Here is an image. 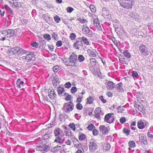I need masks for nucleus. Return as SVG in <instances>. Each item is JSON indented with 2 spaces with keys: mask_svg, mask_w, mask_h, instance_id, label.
Masks as SVG:
<instances>
[{
  "mask_svg": "<svg viewBox=\"0 0 153 153\" xmlns=\"http://www.w3.org/2000/svg\"><path fill=\"white\" fill-rule=\"evenodd\" d=\"M74 105L71 101L65 103L64 104L62 108L63 110L66 113L72 111L74 109Z\"/></svg>",
  "mask_w": 153,
  "mask_h": 153,
  "instance_id": "nucleus-4",
  "label": "nucleus"
},
{
  "mask_svg": "<svg viewBox=\"0 0 153 153\" xmlns=\"http://www.w3.org/2000/svg\"><path fill=\"white\" fill-rule=\"evenodd\" d=\"M138 51L140 53L145 56H146L149 54V49L145 45L142 44L138 46Z\"/></svg>",
  "mask_w": 153,
  "mask_h": 153,
  "instance_id": "nucleus-3",
  "label": "nucleus"
},
{
  "mask_svg": "<svg viewBox=\"0 0 153 153\" xmlns=\"http://www.w3.org/2000/svg\"><path fill=\"white\" fill-rule=\"evenodd\" d=\"M151 130H149L148 131V132L147 133L148 136V137L152 139L153 138V135L152 134H150Z\"/></svg>",
  "mask_w": 153,
  "mask_h": 153,
  "instance_id": "nucleus-60",
  "label": "nucleus"
},
{
  "mask_svg": "<svg viewBox=\"0 0 153 153\" xmlns=\"http://www.w3.org/2000/svg\"><path fill=\"white\" fill-rule=\"evenodd\" d=\"M24 82L23 81H21L19 82L18 84L17 85V87L19 88H20L21 87V85H22L24 84Z\"/></svg>",
  "mask_w": 153,
  "mask_h": 153,
  "instance_id": "nucleus-64",
  "label": "nucleus"
},
{
  "mask_svg": "<svg viewBox=\"0 0 153 153\" xmlns=\"http://www.w3.org/2000/svg\"><path fill=\"white\" fill-rule=\"evenodd\" d=\"M94 113H103L101 111V108L100 107H97L96 108L94 111Z\"/></svg>",
  "mask_w": 153,
  "mask_h": 153,
  "instance_id": "nucleus-49",
  "label": "nucleus"
},
{
  "mask_svg": "<svg viewBox=\"0 0 153 153\" xmlns=\"http://www.w3.org/2000/svg\"><path fill=\"white\" fill-rule=\"evenodd\" d=\"M57 91L59 95H61L62 96H65L66 95L64 88L62 87H59L58 88Z\"/></svg>",
  "mask_w": 153,
  "mask_h": 153,
  "instance_id": "nucleus-20",
  "label": "nucleus"
},
{
  "mask_svg": "<svg viewBox=\"0 0 153 153\" xmlns=\"http://www.w3.org/2000/svg\"><path fill=\"white\" fill-rule=\"evenodd\" d=\"M54 19L55 21L57 23H58L60 21L61 19L60 17L56 15L54 17Z\"/></svg>",
  "mask_w": 153,
  "mask_h": 153,
  "instance_id": "nucleus-43",
  "label": "nucleus"
},
{
  "mask_svg": "<svg viewBox=\"0 0 153 153\" xmlns=\"http://www.w3.org/2000/svg\"><path fill=\"white\" fill-rule=\"evenodd\" d=\"M83 97V96H82L81 97H78L77 98V101L79 103L81 102L82 101V99Z\"/></svg>",
  "mask_w": 153,
  "mask_h": 153,
  "instance_id": "nucleus-63",
  "label": "nucleus"
},
{
  "mask_svg": "<svg viewBox=\"0 0 153 153\" xmlns=\"http://www.w3.org/2000/svg\"><path fill=\"white\" fill-rule=\"evenodd\" d=\"M102 13L103 15H106V16H108L107 18L108 19H110L111 17L109 10H108L106 8L104 7L102 8Z\"/></svg>",
  "mask_w": 153,
  "mask_h": 153,
  "instance_id": "nucleus-18",
  "label": "nucleus"
},
{
  "mask_svg": "<svg viewBox=\"0 0 153 153\" xmlns=\"http://www.w3.org/2000/svg\"><path fill=\"white\" fill-rule=\"evenodd\" d=\"M66 88H69L71 86V84L70 82H68L66 83L65 85Z\"/></svg>",
  "mask_w": 153,
  "mask_h": 153,
  "instance_id": "nucleus-55",
  "label": "nucleus"
},
{
  "mask_svg": "<svg viewBox=\"0 0 153 153\" xmlns=\"http://www.w3.org/2000/svg\"><path fill=\"white\" fill-rule=\"evenodd\" d=\"M76 141L75 142H76L77 143L74 144V146H76L78 149L80 148H82V146L81 144L79 143V141L77 139H75Z\"/></svg>",
  "mask_w": 153,
  "mask_h": 153,
  "instance_id": "nucleus-32",
  "label": "nucleus"
},
{
  "mask_svg": "<svg viewBox=\"0 0 153 153\" xmlns=\"http://www.w3.org/2000/svg\"><path fill=\"white\" fill-rule=\"evenodd\" d=\"M31 45L33 47L37 48L39 46V44L36 42L34 41L31 43Z\"/></svg>",
  "mask_w": 153,
  "mask_h": 153,
  "instance_id": "nucleus-40",
  "label": "nucleus"
},
{
  "mask_svg": "<svg viewBox=\"0 0 153 153\" xmlns=\"http://www.w3.org/2000/svg\"><path fill=\"white\" fill-rule=\"evenodd\" d=\"M106 87L108 90H112L114 88L116 85L112 82L109 81L106 84Z\"/></svg>",
  "mask_w": 153,
  "mask_h": 153,
  "instance_id": "nucleus-16",
  "label": "nucleus"
},
{
  "mask_svg": "<svg viewBox=\"0 0 153 153\" xmlns=\"http://www.w3.org/2000/svg\"><path fill=\"white\" fill-rule=\"evenodd\" d=\"M95 128V127L94 126L93 124H91L88 126L87 128L89 130L92 131L93 128Z\"/></svg>",
  "mask_w": 153,
  "mask_h": 153,
  "instance_id": "nucleus-51",
  "label": "nucleus"
},
{
  "mask_svg": "<svg viewBox=\"0 0 153 153\" xmlns=\"http://www.w3.org/2000/svg\"><path fill=\"white\" fill-rule=\"evenodd\" d=\"M131 76L132 77L133 79L135 80L138 78L139 76L138 75V73L137 71H133L132 72Z\"/></svg>",
  "mask_w": 153,
  "mask_h": 153,
  "instance_id": "nucleus-25",
  "label": "nucleus"
},
{
  "mask_svg": "<svg viewBox=\"0 0 153 153\" xmlns=\"http://www.w3.org/2000/svg\"><path fill=\"white\" fill-rule=\"evenodd\" d=\"M80 37L76 38L73 45V47L76 50H79L80 47L83 45V43Z\"/></svg>",
  "mask_w": 153,
  "mask_h": 153,
  "instance_id": "nucleus-6",
  "label": "nucleus"
},
{
  "mask_svg": "<svg viewBox=\"0 0 153 153\" xmlns=\"http://www.w3.org/2000/svg\"><path fill=\"white\" fill-rule=\"evenodd\" d=\"M2 34L10 38L14 35V31L12 29H8L3 31Z\"/></svg>",
  "mask_w": 153,
  "mask_h": 153,
  "instance_id": "nucleus-10",
  "label": "nucleus"
},
{
  "mask_svg": "<svg viewBox=\"0 0 153 153\" xmlns=\"http://www.w3.org/2000/svg\"><path fill=\"white\" fill-rule=\"evenodd\" d=\"M90 8L92 12L95 13L96 11V8L94 5H91L90 6Z\"/></svg>",
  "mask_w": 153,
  "mask_h": 153,
  "instance_id": "nucleus-44",
  "label": "nucleus"
},
{
  "mask_svg": "<svg viewBox=\"0 0 153 153\" xmlns=\"http://www.w3.org/2000/svg\"><path fill=\"white\" fill-rule=\"evenodd\" d=\"M83 27L82 29V31L87 34L88 36L90 37H92L94 34L93 31L87 26L85 27L84 25H83Z\"/></svg>",
  "mask_w": 153,
  "mask_h": 153,
  "instance_id": "nucleus-7",
  "label": "nucleus"
},
{
  "mask_svg": "<svg viewBox=\"0 0 153 153\" xmlns=\"http://www.w3.org/2000/svg\"><path fill=\"white\" fill-rule=\"evenodd\" d=\"M100 130L102 132V134L104 135H106L108 132V130L107 127L105 126H100Z\"/></svg>",
  "mask_w": 153,
  "mask_h": 153,
  "instance_id": "nucleus-15",
  "label": "nucleus"
},
{
  "mask_svg": "<svg viewBox=\"0 0 153 153\" xmlns=\"http://www.w3.org/2000/svg\"><path fill=\"white\" fill-rule=\"evenodd\" d=\"M44 38L48 41H49L51 39V37L50 35L48 34H45L44 36Z\"/></svg>",
  "mask_w": 153,
  "mask_h": 153,
  "instance_id": "nucleus-45",
  "label": "nucleus"
},
{
  "mask_svg": "<svg viewBox=\"0 0 153 153\" xmlns=\"http://www.w3.org/2000/svg\"><path fill=\"white\" fill-rule=\"evenodd\" d=\"M48 96L52 100H54L56 97V94L54 90L53 89H49L48 90Z\"/></svg>",
  "mask_w": 153,
  "mask_h": 153,
  "instance_id": "nucleus-11",
  "label": "nucleus"
},
{
  "mask_svg": "<svg viewBox=\"0 0 153 153\" xmlns=\"http://www.w3.org/2000/svg\"><path fill=\"white\" fill-rule=\"evenodd\" d=\"M103 113H95L94 116L95 117L97 118L100 119V118L101 117L100 116L101 115L102 116L103 115Z\"/></svg>",
  "mask_w": 153,
  "mask_h": 153,
  "instance_id": "nucleus-47",
  "label": "nucleus"
},
{
  "mask_svg": "<svg viewBox=\"0 0 153 153\" xmlns=\"http://www.w3.org/2000/svg\"><path fill=\"white\" fill-rule=\"evenodd\" d=\"M48 46L49 50L51 51H53L54 47L53 45H48Z\"/></svg>",
  "mask_w": 153,
  "mask_h": 153,
  "instance_id": "nucleus-62",
  "label": "nucleus"
},
{
  "mask_svg": "<svg viewBox=\"0 0 153 153\" xmlns=\"http://www.w3.org/2000/svg\"><path fill=\"white\" fill-rule=\"evenodd\" d=\"M88 102V103L89 104H91L94 100V99L93 97L90 96L87 99Z\"/></svg>",
  "mask_w": 153,
  "mask_h": 153,
  "instance_id": "nucleus-33",
  "label": "nucleus"
},
{
  "mask_svg": "<svg viewBox=\"0 0 153 153\" xmlns=\"http://www.w3.org/2000/svg\"><path fill=\"white\" fill-rule=\"evenodd\" d=\"M78 21L80 23H85L87 22V21L85 19H82L80 18L78 19Z\"/></svg>",
  "mask_w": 153,
  "mask_h": 153,
  "instance_id": "nucleus-53",
  "label": "nucleus"
},
{
  "mask_svg": "<svg viewBox=\"0 0 153 153\" xmlns=\"http://www.w3.org/2000/svg\"><path fill=\"white\" fill-rule=\"evenodd\" d=\"M139 141L143 145H146L147 143L146 136L140 134L139 136Z\"/></svg>",
  "mask_w": 153,
  "mask_h": 153,
  "instance_id": "nucleus-14",
  "label": "nucleus"
},
{
  "mask_svg": "<svg viewBox=\"0 0 153 153\" xmlns=\"http://www.w3.org/2000/svg\"><path fill=\"white\" fill-rule=\"evenodd\" d=\"M66 10L68 13H71L74 10V9L71 7H68L67 8Z\"/></svg>",
  "mask_w": 153,
  "mask_h": 153,
  "instance_id": "nucleus-54",
  "label": "nucleus"
},
{
  "mask_svg": "<svg viewBox=\"0 0 153 153\" xmlns=\"http://www.w3.org/2000/svg\"><path fill=\"white\" fill-rule=\"evenodd\" d=\"M123 108L121 106H119L117 108V111L118 112L121 113L122 111Z\"/></svg>",
  "mask_w": 153,
  "mask_h": 153,
  "instance_id": "nucleus-61",
  "label": "nucleus"
},
{
  "mask_svg": "<svg viewBox=\"0 0 153 153\" xmlns=\"http://www.w3.org/2000/svg\"><path fill=\"white\" fill-rule=\"evenodd\" d=\"M76 108L78 110H81L82 109L83 106L80 103H78L76 105Z\"/></svg>",
  "mask_w": 153,
  "mask_h": 153,
  "instance_id": "nucleus-42",
  "label": "nucleus"
},
{
  "mask_svg": "<svg viewBox=\"0 0 153 153\" xmlns=\"http://www.w3.org/2000/svg\"><path fill=\"white\" fill-rule=\"evenodd\" d=\"M120 5L123 7L127 9L130 8L131 6L128 3L124 2V0H118Z\"/></svg>",
  "mask_w": 153,
  "mask_h": 153,
  "instance_id": "nucleus-12",
  "label": "nucleus"
},
{
  "mask_svg": "<svg viewBox=\"0 0 153 153\" xmlns=\"http://www.w3.org/2000/svg\"><path fill=\"white\" fill-rule=\"evenodd\" d=\"M61 69L60 66L56 65L54 67L53 70V71L55 72H56L58 71L60 69Z\"/></svg>",
  "mask_w": 153,
  "mask_h": 153,
  "instance_id": "nucleus-35",
  "label": "nucleus"
},
{
  "mask_svg": "<svg viewBox=\"0 0 153 153\" xmlns=\"http://www.w3.org/2000/svg\"><path fill=\"white\" fill-rule=\"evenodd\" d=\"M89 55L91 57H95L96 56V54L94 52L92 51L90 49H88L87 51Z\"/></svg>",
  "mask_w": 153,
  "mask_h": 153,
  "instance_id": "nucleus-30",
  "label": "nucleus"
},
{
  "mask_svg": "<svg viewBox=\"0 0 153 153\" xmlns=\"http://www.w3.org/2000/svg\"><path fill=\"white\" fill-rule=\"evenodd\" d=\"M52 38L56 40H57L58 39V35L56 33H55L54 32L53 33L52 35Z\"/></svg>",
  "mask_w": 153,
  "mask_h": 153,
  "instance_id": "nucleus-46",
  "label": "nucleus"
},
{
  "mask_svg": "<svg viewBox=\"0 0 153 153\" xmlns=\"http://www.w3.org/2000/svg\"><path fill=\"white\" fill-rule=\"evenodd\" d=\"M50 136V134H46L43 136L42 139L44 140H46L49 138Z\"/></svg>",
  "mask_w": 153,
  "mask_h": 153,
  "instance_id": "nucleus-41",
  "label": "nucleus"
},
{
  "mask_svg": "<svg viewBox=\"0 0 153 153\" xmlns=\"http://www.w3.org/2000/svg\"><path fill=\"white\" fill-rule=\"evenodd\" d=\"M76 36L74 33H71L70 34V38L72 40H74L76 39Z\"/></svg>",
  "mask_w": 153,
  "mask_h": 153,
  "instance_id": "nucleus-37",
  "label": "nucleus"
},
{
  "mask_svg": "<svg viewBox=\"0 0 153 153\" xmlns=\"http://www.w3.org/2000/svg\"><path fill=\"white\" fill-rule=\"evenodd\" d=\"M77 88L75 87H73L71 88V92L72 93H74L77 91Z\"/></svg>",
  "mask_w": 153,
  "mask_h": 153,
  "instance_id": "nucleus-56",
  "label": "nucleus"
},
{
  "mask_svg": "<svg viewBox=\"0 0 153 153\" xmlns=\"http://www.w3.org/2000/svg\"><path fill=\"white\" fill-rule=\"evenodd\" d=\"M86 137V136L84 134H80L79 137V139L80 140H84Z\"/></svg>",
  "mask_w": 153,
  "mask_h": 153,
  "instance_id": "nucleus-36",
  "label": "nucleus"
},
{
  "mask_svg": "<svg viewBox=\"0 0 153 153\" xmlns=\"http://www.w3.org/2000/svg\"><path fill=\"white\" fill-rule=\"evenodd\" d=\"M123 132L128 136L130 134V130L126 128H124L123 129Z\"/></svg>",
  "mask_w": 153,
  "mask_h": 153,
  "instance_id": "nucleus-38",
  "label": "nucleus"
},
{
  "mask_svg": "<svg viewBox=\"0 0 153 153\" xmlns=\"http://www.w3.org/2000/svg\"><path fill=\"white\" fill-rule=\"evenodd\" d=\"M97 146L95 140L91 139L90 141L89 146L90 151L93 152L95 151L97 149Z\"/></svg>",
  "mask_w": 153,
  "mask_h": 153,
  "instance_id": "nucleus-9",
  "label": "nucleus"
},
{
  "mask_svg": "<svg viewBox=\"0 0 153 153\" xmlns=\"http://www.w3.org/2000/svg\"><path fill=\"white\" fill-rule=\"evenodd\" d=\"M21 6V4L20 2H14L12 4V6L13 8H15L17 9Z\"/></svg>",
  "mask_w": 153,
  "mask_h": 153,
  "instance_id": "nucleus-24",
  "label": "nucleus"
},
{
  "mask_svg": "<svg viewBox=\"0 0 153 153\" xmlns=\"http://www.w3.org/2000/svg\"><path fill=\"white\" fill-rule=\"evenodd\" d=\"M126 119L125 117H122L120 119V122L122 124L124 123L126 121Z\"/></svg>",
  "mask_w": 153,
  "mask_h": 153,
  "instance_id": "nucleus-52",
  "label": "nucleus"
},
{
  "mask_svg": "<svg viewBox=\"0 0 153 153\" xmlns=\"http://www.w3.org/2000/svg\"><path fill=\"white\" fill-rule=\"evenodd\" d=\"M91 66H94L96 65V59L95 58H92L90 59Z\"/></svg>",
  "mask_w": 153,
  "mask_h": 153,
  "instance_id": "nucleus-31",
  "label": "nucleus"
},
{
  "mask_svg": "<svg viewBox=\"0 0 153 153\" xmlns=\"http://www.w3.org/2000/svg\"><path fill=\"white\" fill-rule=\"evenodd\" d=\"M39 150L41 151H44L46 152H48L50 149V147L48 145H43L40 146L39 148Z\"/></svg>",
  "mask_w": 153,
  "mask_h": 153,
  "instance_id": "nucleus-19",
  "label": "nucleus"
},
{
  "mask_svg": "<svg viewBox=\"0 0 153 153\" xmlns=\"http://www.w3.org/2000/svg\"><path fill=\"white\" fill-rule=\"evenodd\" d=\"M128 143L130 148H133L135 146V143L134 141H130L128 142Z\"/></svg>",
  "mask_w": 153,
  "mask_h": 153,
  "instance_id": "nucleus-34",
  "label": "nucleus"
},
{
  "mask_svg": "<svg viewBox=\"0 0 153 153\" xmlns=\"http://www.w3.org/2000/svg\"><path fill=\"white\" fill-rule=\"evenodd\" d=\"M61 149H62V146H61L57 145L56 146L54 147L52 150H53V152H55L56 151H57Z\"/></svg>",
  "mask_w": 153,
  "mask_h": 153,
  "instance_id": "nucleus-39",
  "label": "nucleus"
},
{
  "mask_svg": "<svg viewBox=\"0 0 153 153\" xmlns=\"http://www.w3.org/2000/svg\"><path fill=\"white\" fill-rule=\"evenodd\" d=\"M56 45L58 47L61 46L62 45V41H58L56 43Z\"/></svg>",
  "mask_w": 153,
  "mask_h": 153,
  "instance_id": "nucleus-59",
  "label": "nucleus"
},
{
  "mask_svg": "<svg viewBox=\"0 0 153 153\" xmlns=\"http://www.w3.org/2000/svg\"><path fill=\"white\" fill-rule=\"evenodd\" d=\"M69 127L74 131L75 130V126L74 123H70L69 125Z\"/></svg>",
  "mask_w": 153,
  "mask_h": 153,
  "instance_id": "nucleus-48",
  "label": "nucleus"
},
{
  "mask_svg": "<svg viewBox=\"0 0 153 153\" xmlns=\"http://www.w3.org/2000/svg\"><path fill=\"white\" fill-rule=\"evenodd\" d=\"M112 115H114V114L111 113L107 114L105 117L104 121L110 124L113 123L115 119L114 117L112 116Z\"/></svg>",
  "mask_w": 153,
  "mask_h": 153,
  "instance_id": "nucleus-5",
  "label": "nucleus"
},
{
  "mask_svg": "<svg viewBox=\"0 0 153 153\" xmlns=\"http://www.w3.org/2000/svg\"><path fill=\"white\" fill-rule=\"evenodd\" d=\"M136 97L138 100H141L142 101H144V98L142 93L140 92H138L136 95Z\"/></svg>",
  "mask_w": 153,
  "mask_h": 153,
  "instance_id": "nucleus-22",
  "label": "nucleus"
},
{
  "mask_svg": "<svg viewBox=\"0 0 153 153\" xmlns=\"http://www.w3.org/2000/svg\"><path fill=\"white\" fill-rule=\"evenodd\" d=\"M54 134L55 137L54 142L61 143L62 142V138L63 137V131L60 128H56L54 130Z\"/></svg>",
  "mask_w": 153,
  "mask_h": 153,
  "instance_id": "nucleus-1",
  "label": "nucleus"
},
{
  "mask_svg": "<svg viewBox=\"0 0 153 153\" xmlns=\"http://www.w3.org/2000/svg\"><path fill=\"white\" fill-rule=\"evenodd\" d=\"M65 130H67L66 131V136H71L72 135V133L70 128H67V127L65 128Z\"/></svg>",
  "mask_w": 153,
  "mask_h": 153,
  "instance_id": "nucleus-28",
  "label": "nucleus"
},
{
  "mask_svg": "<svg viewBox=\"0 0 153 153\" xmlns=\"http://www.w3.org/2000/svg\"><path fill=\"white\" fill-rule=\"evenodd\" d=\"M137 124L138 128L141 129L146 128L149 126V123L147 122L144 123L141 120L138 121Z\"/></svg>",
  "mask_w": 153,
  "mask_h": 153,
  "instance_id": "nucleus-8",
  "label": "nucleus"
},
{
  "mask_svg": "<svg viewBox=\"0 0 153 153\" xmlns=\"http://www.w3.org/2000/svg\"><path fill=\"white\" fill-rule=\"evenodd\" d=\"M123 54L128 59L130 58L131 56L130 53L128 50H125L123 52Z\"/></svg>",
  "mask_w": 153,
  "mask_h": 153,
  "instance_id": "nucleus-26",
  "label": "nucleus"
},
{
  "mask_svg": "<svg viewBox=\"0 0 153 153\" xmlns=\"http://www.w3.org/2000/svg\"><path fill=\"white\" fill-rule=\"evenodd\" d=\"M33 53H30L25 56H23L22 57V58L23 60L27 62H29L31 60L32 58L33 57Z\"/></svg>",
  "mask_w": 153,
  "mask_h": 153,
  "instance_id": "nucleus-13",
  "label": "nucleus"
},
{
  "mask_svg": "<svg viewBox=\"0 0 153 153\" xmlns=\"http://www.w3.org/2000/svg\"><path fill=\"white\" fill-rule=\"evenodd\" d=\"M17 47L11 48L9 49L7 51V53L9 55H12L17 53Z\"/></svg>",
  "mask_w": 153,
  "mask_h": 153,
  "instance_id": "nucleus-17",
  "label": "nucleus"
},
{
  "mask_svg": "<svg viewBox=\"0 0 153 153\" xmlns=\"http://www.w3.org/2000/svg\"><path fill=\"white\" fill-rule=\"evenodd\" d=\"M69 62L66 65L76 67L78 65L77 62H78L77 56L76 54L73 53L70 56L69 58Z\"/></svg>",
  "mask_w": 153,
  "mask_h": 153,
  "instance_id": "nucleus-2",
  "label": "nucleus"
},
{
  "mask_svg": "<svg viewBox=\"0 0 153 153\" xmlns=\"http://www.w3.org/2000/svg\"><path fill=\"white\" fill-rule=\"evenodd\" d=\"M115 87L118 92H122L123 91V89L122 88V82H120L117 84Z\"/></svg>",
  "mask_w": 153,
  "mask_h": 153,
  "instance_id": "nucleus-21",
  "label": "nucleus"
},
{
  "mask_svg": "<svg viewBox=\"0 0 153 153\" xmlns=\"http://www.w3.org/2000/svg\"><path fill=\"white\" fill-rule=\"evenodd\" d=\"M134 106L135 108H137L140 111L143 110V108H141L140 105L136 104L134 105Z\"/></svg>",
  "mask_w": 153,
  "mask_h": 153,
  "instance_id": "nucleus-50",
  "label": "nucleus"
},
{
  "mask_svg": "<svg viewBox=\"0 0 153 153\" xmlns=\"http://www.w3.org/2000/svg\"><path fill=\"white\" fill-rule=\"evenodd\" d=\"M99 99L101 100L103 103H105L106 102V100L103 98L102 96H101L99 97Z\"/></svg>",
  "mask_w": 153,
  "mask_h": 153,
  "instance_id": "nucleus-57",
  "label": "nucleus"
},
{
  "mask_svg": "<svg viewBox=\"0 0 153 153\" xmlns=\"http://www.w3.org/2000/svg\"><path fill=\"white\" fill-rule=\"evenodd\" d=\"M93 133L94 135L96 136L98 134L99 131L97 129H94L93 131Z\"/></svg>",
  "mask_w": 153,
  "mask_h": 153,
  "instance_id": "nucleus-58",
  "label": "nucleus"
},
{
  "mask_svg": "<svg viewBox=\"0 0 153 153\" xmlns=\"http://www.w3.org/2000/svg\"><path fill=\"white\" fill-rule=\"evenodd\" d=\"M77 59L79 62H81L84 61L85 58L82 55L80 54L78 56Z\"/></svg>",
  "mask_w": 153,
  "mask_h": 153,
  "instance_id": "nucleus-29",
  "label": "nucleus"
},
{
  "mask_svg": "<svg viewBox=\"0 0 153 153\" xmlns=\"http://www.w3.org/2000/svg\"><path fill=\"white\" fill-rule=\"evenodd\" d=\"M80 38H81V39L82 40V42H83L85 44L88 45H89V42L86 37L83 36L82 37H80Z\"/></svg>",
  "mask_w": 153,
  "mask_h": 153,
  "instance_id": "nucleus-27",
  "label": "nucleus"
},
{
  "mask_svg": "<svg viewBox=\"0 0 153 153\" xmlns=\"http://www.w3.org/2000/svg\"><path fill=\"white\" fill-rule=\"evenodd\" d=\"M27 53L26 51L22 48L17 47V53L18 54H23Z\"/></svg>",
  "mask_w": 153,
  "mask_h": 153,
  "instance_id": "nucleus-23",
  "label": "nucleus"
}]
</instances>
